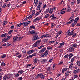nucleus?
<instances>
[{"label": "nucleus", "mask_w": 80, "mask_h": 80, "mask_svg": "<svg viewBox=\"0 0 80 80\" xmlns=\"http://www.w3.org/2000/svg\"><path fill=\"white\" fill-rule=\"evenodd\" d=\"M48 50H51V49H52V48L50 46H48L47 47Z\"/></svg>", "instance_id": "de8ad7c7"}, {"label": "nucleus", "mask_w": 80, "mask_h": 80, "mask_svg": "<svg viewBox=\"0 0 80 80\" xmlns=\"http://www.w3.org/2000/svg\"><path fill=\"white\" fill-rule=\"evenodd\" d=\"M35 52V50H31L28 51L27 52V54H30L31 53H33V52Z\"/></svg>", "instance_id": "0eeeda50"}, {"label": "nucleus", "mask_w": 80, "mask_h": 80, "mask_svg": "<svg viewBox=\"0 0 80 80\" xmlns=\"http://www.w3.org/2000/svg\"><path fill=\"white\" fill-rule=\"evenodd\" d=\"M74 21V19H72V20H70V21H69V22H70V23H72Z\"/></svg>", "instance_id": "09e8293b"}, {"label": "nucleus", "mask_w": 80, "mask_h": 80, "mask_svg": "<svg viewBox=\"0 0 80 80\" xmlns=\"http://www.w3.org/2000/svg\"><path fill=\"white\" fill-rule=\"evenodd\" d=\"M65 13V11H61V12H60L61 14H64V13Z\"/></svg>", "instance_id": "58836bf2"}, {"label": "nucleus", "mask_w": 80, "mask_h": 80, "mask_svg": "<svg viewBox=\"0 0 80 80\" xmlns=\"http://www.w3.org/2000/svg\"><path fill=\"white\" fill-rule=\"evenodd\" d=\"M22 38H23V37H21L20 38H18V41H20L21 40Z\"/></svg>", "instance_id": "c9c22d12"}, {"label": "nucleus", "mask_w": 80, "mask_h": 80, "mask_svg": "<svg viewBox=\"0 0 80 80\" xmlns=\"http://www.w3.org/2000/svg\"><path fill=\"white\" fill-rule=\"evenodd\" d=\"M39 77H40L41 79H44L45 78V75L43 74V73H40L39 74Z\"/></svg>", "instance_id": "20e7f679"}, {"label": "nucleus", "mask_w": 80, "mask_h": 80, "mask_svg": "<svg viewBox=\"0 0 80 80\" xmlns=\"http://www.w3.org/2000/svg\"><path fill=\"white\" fill-rule=\"evenodd\" d=\"M32 13L35 14V10H32Z\"/></svg>", "instance_id": "864d4df0"}, {"label": "nucleus", "mask_w": 80, "mask_h": 80, "mask_svg": "<svg viewBox=\"0 0 80 80\" xmlns=\"http://www.w3.org/2000/svg\"><path fill=\"white\" fill-rule=\"evenodd\" d=\"M41 42H42V40H38L36 43L39 45V43H40Z\"/></svg>", "instance_id": "e433bc0d"}, {"label": "nucleus", "mask_w": 80, "mask_h": 80, "mask_svg": "<svg viewBox=\"0 0 80 80\" xmlns=\"http://www.w3.org/2000/svg\"><path fill=\"white\" fill-rule=\"evenodd\" d=\"M31 21H29L26 22H24L22 23V25H23L24 27H26L28 26V25L30 23Z\"/></svg>", "instance_id": "f257e3e1"}, {"label": "nucleus", "mask_w": 80, "mask_h": 80, "mask_svg": "<svg viewBox=\"0 0 80 80\" xmlns=\"http://www.w3.org/2000/svg\"><path fill=\"white\" fill-rule=\"evenodd\" d=\"M69 58L70 59L73 56V54L72 53H71L70 54H69Z\"/></svg>", "instance_id": "ea45409f"}, {"label": "nucleus", "mask_w": 80, "mask_h": 80, "mask_svg": "<svg viewBox=\"0 0 80 80\" xmlns=\"http://www.w3.org/2000/svg\"><path fill=\"white\" fill-rule=\"evenodd\" d=\"M18 80H23V78L22 77H19V78H18Z\"/></svg>", "instance_id": "338daca9"}, {"label": "nucleus", "mask_w": 80, "mask_h": 80, "mask_svg": "<svg viewBox=\"0 0 80 80\" xmlns=\"http://www.w3.org/2000/svg\"><path fill=\"white\" fill-rule=\"evenodd\" d=\"M42 11V9H41L39 11H38L37 13L35 14L36 16H37L41 13V12Z\"/></svg>", "instance_id": "f8f14e48"}, {"label": "nucleus", "mask_w": 80, "mask_h": 80, "mask_svg": "<svg viewBox=\"0 0 80 80\" xmlns=\"http://www.w3.org/2000/svg\"><path fill=\"white\" fill-rule=\"evenodd\" d=\"M79 71V69H77L76 70H75L74 71L73 73H75V74H76V73H77L78 72V71Z\"/></svg>", "instance_id": "b1692460"}, {"label": "nucleus", "mask_w": 80, "mask_h": 80, "mask_svg": "<svg viewBox=\"0 0 80 80\" xmlns=\"http://www.w3.org/2000/svg\"><path fill=\"white\" fill-rule=\"evenodd\" d=\"M76 23H77L76 22H74L73 23H72L71 25V27H74V26L75 25Z\"/></svg>", "instance_id": "a19ab883"}, {"label": "nucleus", "mask_w": 80, "mask_h": 80, "mask_svg": "<svg viewBox=\"0 0 80 80\" xmlns=\"http://www.w3.org/2000/svg\"><path fill=\"white\" fill-rule=\"evenodd\" d=\"M46 50H47V48H43L42 49L39 51V53H43V52H44Z\"/></svg>", "instance_id": "423d86ee"}, {"label": "nucleus", "mask_w": 80, "mask_h": 80, "mask_svg": "<svg viewBox=\"0 0 80 80\" xmlns=\"http://www.w3.org/2000/svg\"><path fill=\"white\" fill-rule=\"evenodd\" d=\"M34 2L35 5H38V4L39 1L38 0H34Z\"/></svg>", "instance_id": "2eb2a0df"}, {"label": "nucleus", "mask_w": 80, "mask_h": 80, "mask_svg": "<svg viewBox=\"0 0 80 80\" xmlns=\"http://www.w3.org/2000/svg\"><path fill=\"white\" fill-rule=\"evenodd\" d=\"M3 25H6L7 24V21L5 20L3 22Z\"/></svg>", "instance_id": "603ef678"}, {"label": "nucleus", "mask_w": 80, "mask_h": 80, "mask_svg": "<svg viewBox=\"0 0 80 80\" xmlns=\"http://www.w3.org/2000/svg\"><path fill=\"white\" fill-rule=\"evenodd\" d=\"M69 56L68 55V54H67L64 56V58H67Z\"/></svg>", "instance_id": "6e6d98bb"}, {"label": "nucleus", "mask_w": 80, "mask_h": 80, "mask_svg": "<svg viewBox=\"0 0 80 80\" xmlns=\"http://www.w3.org/2000/svg\"><path fill=\"white\" fill-rule=\"evenodd\" d=\"M23 72H24L22 70H21L18 71V73H20V74H22V73H23Z\"/></svg>", "instance_id": "72a5a7b5"}, {"label": "nucleus", "mask_w": 80, "mask_h": 80, "mask_svg": "<svg viewBox=\"0 0 80 80\" xmlns=\"http://www.w3.org/2000/svg\"><path fill=\"white\" fill-rule=\"evenodd\" d=\"M68 70V68L67 67H66L63 68L62 70V73H64V72H65V71H67V70Z\"/></svg>", "instance_id": "9d476101"}, {"label": "nucleus", "mask_w": 80, "mask_h": 80, "mask_svg": "<svg viewBox=\"0 0 80 80\" xmlns=\"http://www.w3.org/2000/svg\"><path fill=\"white\" fill-rule=\"evenodd\" d=\"M1 66H2V67H4V66L5 65V63L4 62H2L1 63Z\"/></svg>", "instance_id": "79ce46f5"}, {"label": "nucleus", "mask_w": 80, "mask_h": 80, "mask_svg": "<svg viewBox=\"0 0 80 80\" xmlns=\"http://www.w3.org/2000/svg\"><path fill=\"white\" fill-rule=\"evenodd\" d=\"M38 35L34 36L33 37L32 40L33 41L37 40L38 39Z\"/></svg>", "instance_id": "1a4fd4ad"}, {"label": "nucleus", "mask_w": 80, "mask_h": 80, "mask_svg": "<svg viewBox=\"0 0 80 80\" xmlns=\"http://www.w3.org/2000/svg\"><path fill=\"white\" fill-rule=\"evenodd\" d=\"M39 44H38L37 42L35 43L34 45V47H38Z\"/></svg>", "instance_id": "2f4dec72"}, {"label": "nucleus", "mask_w": 80, "mask_h": 80, "mask_svg": "<svg viewBox=\"0 0 80 80\" xmlns=\"http://www.w3.org/2000/svg\"><path fill=\"white\" fill-rule=\"evenodd\" d=\"M18 39V36H15L13 37V40H12L13 42H15Z\"/></svg>", "instance_id": "39448f33"}, {"label": "nucleus", "mask_w": 80, "mask_h": 80, "mask_svg": "<svg viewBox=\"0 0 80 80\" xmlns=\"http://www.w3.org/2000/svg\"><path fill=\"white\" fill-rule=\"evenodd\" d=\"M79 20V18L78 17L77 18H76L74 20V22H76V23H77V21Z\"/></svg>", "instance_id": "393cba45"}, {"label": "nucleus", "mask_w": 80, "mask_h": 80, "mask_svg": "<svg viewBox=\"0 0 80 80\" xmlns=\"http://www.w3.org/2000/svg\"><path fill=\"white\" fill-rule=\"evenodd\" d=\"M11 38H12V36L10 35V36H7V40H9V39Z\"/></svg>", "instance_id": "4c0bfd02"}, {"label": "nucleus", "mask_w": 80, "mask_h": 80, "mask_svg": "<svg viewBox=\"0 0 80 80\" xmlns=\"http://www.w3.org/2000/svg\"><path fill=\"white\" fill-rule=\"evenodd\" d=\"M72 47L73 48H77V44H72Z\"/></svg>", "instance_id": "ddd939ff"}, {"label": "nucleus", "mask_w": 80, "mask_h": 80, "mask_svg": "<svg viewBox=\"0 0 80 80\" xmlns=\"http://www.w3.org/2000/svg\"><path fill=\"white\" fill-rule=\"evenodd\" d=\"M51 70L53 71H55V65H54L52 67Z\"/></svg>", "instance_id": "412c9836"}, {"label": "nucleus", "mask_w": 80, "mask_h": 80, "mask_svg": "<svg viewBox=\"0 0 80 80\" xmlns=\"http://www.w3.org/2000/svg\"><path fill=\"white\" fill-rule=\"evenodd\" d=\"M50 17V15L48 14H47L44 17V18H48Z\"/></svg>", "instance_id": "bb28decb"}, {"label": "nucleus", "mask_w": 80, "mask_h": 80, "mask_svg": "<svg viewBox=\"0 0 80 80\" xmlns=\"http://www.w3.org/2000/svg\"><path fill=\"white\" fill-rule=\"evenodd\" d=\"M40 77V74H38L37 75L35 76V79H38Z\"/></svg>", "instance_id": "a211bd4d"}, {"label": "nucleus", "mask_w": 80, "mask_h": 80, "mask_svg": "<svg viewBox=\"0 0 80 80\" xmlns=\"http://www.w3.org/2000/svg\"><path fill=\"white\" fill-rule=\"evenodd\" d=\"M74 30H73L72 31H71V32L70 33V35H72L74 33L73 31Z\"/></svg>", "instance_id": "4d7b16f0"}, {"label": "nucleus", "mask_w": 80, "mask_h": 80, "mask_svg": "<svg viewBox=\"0 0 80 80\" xmlns=\"http://www.w3.org/2000/svg\"><path fill=\"white\" fill-rule=\"evenodd\" d=\"M33 14H31L30 16H29V17H28V18H29V19H30V18H32V17L33 16Z\"/></svg>", "instance_id": "37998d69"}, {"label": "nucleus", "mask_w": 80, "mask_h": 80, "mask_svg": "<svg viewBox=\"0 0 80 80\" xmlns=\"http://www.w3.org/2000/svg\"><path fill=\"white\" fill-rule=\"evenodd\" d=\"M31 34H32V35H33V34H35V31L34 30H32L29 32Z\"/></svg>", "instance_id": "dca6fc26"}, {"label": "nucleus", "mask_w": 80, "mask_h": 80, "mask_svg": "<svg viewBox=\"0 0 80 80\" xmlns=\"http://www.w3.org/2000/svg\"><path fill=\"white\" fill-rule=\"evenodd\" d=\"M37 20L39 21V20H38V17H37L36 19H35L34 20L33 22H36L37 21Z\"/></svg>", "instance_id": "c03bdc74"}, {"label": "nucleus", "mask_w": 80, "mask_h": 80, "mask_svg": "<svg viewBox=\"0 0 80 80\" xmlns=\"http://www.w3.org/2000/svg\"><path fill=\"white\" fill-rule=\"evenodd\" d=\"M47 61V59H43L42 61V63H46Z\"/></svg>", "instance_id": "aec40b11"}, {"label": "nucleus", "mask_w": 80, "mask_h": 80, "mask_svg": "<svg viewBox=\"0 0 80 80\" xmlns=\"http://www.w3.org/2000/svg\"><path fill=\"white\" fill-rule=\"evenodd\" d=\"M67 10L68 12H70V11H71V8H70V7H68L67 8Z\"/></svg>", "instance_id": "49530a36"}, {"label": "nucleus", "mask_w": 80, "mask_h": 80, "mask_svg": "<svg viewBox=\"0 0 80 80\" xmlns=\"http://www.w3.org/2000/svg\"><path fill=\"white\" fill-rule=\"evenodd\" d=\"M7 6H8V4H7V3H6L3 5L2 7V8H5V7H6Z\"/></svg>", "instance_id": "a878e982"}, {"label": "nucleus", "mask_w": 80, "mask_h": 80, "mask_svg": "<svg viewBox=\"0 0 80 80\" xmlns=\"http://www.w3.org/2000/svg\"><path fill=\"white\" fill-rule=\"evenodd\" d=\"M65 44V43L62 42V43H60L59 44V45L60 46H63V45H64Z\"/></svg>", "instance_id": "5fc2aeb1"}, {"label": "nucleus", "mask_w": 80, "mask_h": 80, "mask_svg": "<svg viewBox=\"0 0 80 80\" xmlns=\"http://www.w3.org/2000/svg\"><path fill=\"white\" fill-rule=\"evenodd\" d=\"M69 67L70 68H71L72 69L73 68V63H71L70 64Z\"/></svg>", "instance_id": "6ab92c4d"}, {"label": "nucleus", "mask_w": 80, "mask_h": 80, "mask_svg": "<svg viewBox=\"0 0 80 80\" xmlns=\"http://www.w3.org/2000/svg\"><path fill=\"white\" fill-rule=\"evenodd\" d=\"M6 41H8V39H7V38H4L2 39V42H6Z\"/></svg>", "instance_id": "c756f323"}, {"label": "nucleus", "mask_w": 80, "mask_h": 80, "mask_svg": "<svg viewBox=\"0 0 80 80\" xmlns=\"http://www.w3.org/2000/svg\"><path fill=\"white\" fill-rule=\"evenodd\" d=\"M75 1H73L71 3V5H72V6H73L74 5H75Z\"/></svg>", "instance_id": "5701e85b"}, {"label": "nucleus", "mask_w": 80, "mask_h": 80, "mask_svg": "<svg viewBox=\"0 0 80 80\" xmlns=\"http://www.w3.org/2000/svg\"><path fill=\"white\" fill-rule=\"evenodd\" d=\"M54 42H55V41H50L49 42V43H54Z\"/></svg>", "instance_id": "e2e57ef3"}, {"label": "nucleus", "mask_w": 80, "mask_h": 80, "mask_svg": "<svg viewBox=\"0 0 80 80\" xmlns=\"http://www.w3.org/2000/svg\"><path fill=\"white\" fill-rule=\"evenodd\" d=\"M13 30H10L9 32H8L9 34H11L12 33V32H13Z\"/></svg>", "instance_id": "bf43d9fd"}, {"label": "nucleus", "mask_w": 80, "mask_h": 80, "mask_svg": "<svg viewBox=\"0 0 80 80\" xmlns=\"http://www.w3.org/2000/svg\"><path fill=\"white\" fill-rule=\"evenodd\" d=\"M49 10H50L49 8L47 9L45 11V13H48V12H49Z\"/></svg>", "instance_id": "f704fd0d"}, {"label": "nucleus", "mask_w": 80, "mask_h": 80, "mask_svg": "<svg viewBox=\"0 0 80 80\" xmlns=\"http://www.w3.org/2000/svg\"><path fill=\"white\" fill-rule=\"evenodd\" d=\"M53 12V8H51L49 10V13H52Z\"/></svg>", "instance_id": "4468645a"}, {"label": "nucleus", "mask_w": 80, "mask_h": 80, "mask_svg": "<svg viewBox=\"0 0 80 80\" xmlns=\"http://www.w3.org/2000/svg\"><path fill=\"white\" fill-rule=\"evenodd\" d=\"M73 77L74 78H78V76L77 75H76V74H74L73 76Z\"/></svg>", "instance_id": "69168bd1"}, {"label": "nucleus", "mask_w": 80, "mask_h": 80, "mask_svg": "<svg viewBox=\"0 0 80 80\" xmlns=\"http://www.w3.org/2000/svg\"><path fill=\"white\" fill-rule=\"evenodd\" d=\"M37 10H40V5H38L37 8Z\"/></svg>", "instance_id": "473e14b6"}, {"label": "nucleus", "mask_w": 80, "mask_h": 80, "mask_svg": "<svg viewBox=\"0 0 80 80\" xmlns=\"http://www.w3.org/2000/svg\"><path fill=\"white\" fill-rule=\"evenodd\" d=\"M77 65L78 66H80V61H78L77 62Z\"/></svg>", "instance_id": "8fccbe9b"}, {"label": "nucleus", "mask_w": 80, "mask_h": 80, "mask_svg": "<svg viewBox=\"0 0 80 80\" xmlns=\"http://www.w3.org/2000/svg\"><path fill=\"white\" fill-rule=\"evenodd\" d=\"M74 49L73 48V47H71L69 48V50L68 51V52H72L73 51Z\"/></svg>", "instance_id": "9b49d317"}, {"label": "nucleus", "mask_w": 80, "mask_h": 80, "mask_svg": "<svg viewBox=\"0 0 80 80\" xmlns=\"http://www.w3.org/2000/svg\"><path fill=\"white\" fill-rule=\"evenodd\" d=\"M22 24V23L18 24L17 25H16V27L17 28H19V27H20V26H21Z\"/></svg>", "instance_id": "4be33fe9"}, {"label": "nucleus", "mask_w": 80, "mask_h": 80, "mask_svg": "<svg viewBox=\"0 0 80 80\" xmlns=\"http://www.w3.org/2000/svg\"><path fill=\"white\" fill-rule=\"evenodd\" d=\"M6 36H7V34L6 33H5V34H4L1 35V37L3 38V37H5Z\"/></svg>", "instance_id": "cd10ccee"}, {"label": "nucleus", "mask_w": 80, "mask_h": 80, "mask_svg": "<svg viewBox=\"0 0 80 80\" xmlns=\"http://www.w3.org/2000/svg\"><path fill=\"white\" fill-rule=\"evenodd\" d=\"M73 17H74V16L73 15H72L71 16L70 18L69 19V20H71V19H72V18H73Z\"/></svg>", "instance_id": "052dcab7"}, {"label": "nucleus", "mask_w": 80, "mask_h": 80, "mask_svg": "<svg viewBox=\"0 0 80 80\" xmlns=\"http://www.w3.org/2000/svg\"><path fill=\"white\" fill-rule=\"evenodd\" d=\"M6 54H3L2 56H1V58H5L6 57Z\"/></svg>", "instance_id": "680f3d73"}, {"label": "nucleus", "mask_w": 80, "mask_h": 80, "mask_svg": "<svg viewBox=\"0 0 80 80\" xmlns=\"http://www.w3.org/2000/svg\"><path fill=\"white\" fill-rule=\"evenodd\" d=\"M32 55H30L28 57V58H32Z\"/></svg>", "instance_id": "13d9d810"}, {"label": "nucleus", "mask_w": 80, "mask_h": 80, "mask_svg": "<svg viewBox=\"0 0 80 80\" xmlns=\"http://www.w3.org/2000/svg\"><path fill=\"white\" fill-rule=\"evenodd\" d=\"M30 28H33V29H35V27L33 25H32L30 26Z\"/></svg>", "instance_id": "3c124183"}, {"label": "nucleus", "mask_w": 80, "mask_h": 80, "mask_svg": "<svg viewBox=\"0 0 80 80\" xmlns=\"http://www.w3.org/2000/svg\"><path fill=\"white\" fill-rule=\"evenodd\" d=\"M51 28H53V27H55V24H54V23H51Z\"/></svg>", "instance_id": "c85d7f7f"}, {"label": "nucleus", "mask_w": 80, "mask_h": 80, "mask_svg": "<svg viewBox=\"0 0 80 80\" xmlns=\"http://www.w3.org/2000/svg\"><path fill=\"white\" fill-rule=\"evenodd\" d=\"M80 3V0H77V4L78 5H79V4Z\"/></svg>", "instance_id": "774afa93"}, {"label": "nucleus", "mask_w": 80, "mask_h": 80, "mask_svg": "<svg viewBox=\"0 0 80 80\" xmlns=\"http://www.w3.org/2000/svg\"><path fill=\"white\" fill-rule=\"evenodd\" d=\"M10 78V76L9 75H6L3 78V80H8Z\"/></svg>", "instance_id": "7ed1b4c3"}, {"label": "nucleus", "mask_w": 80, "mask_h": 80, "mask_svg": "<svg viewBox=\"0 0 80 80\" xmlns=\"http://www.w3.org/2000/svg\"><path fill=\"white\" fill-rule=\"evenodd\" d=\"M48 50H47L43 53L41 55V57H45V56L48 55Z\"/></svg>", "instance_id": "f03ea898"}, {"label": "nucleus", "mask_w": 80, "mask_h": 80, "mask_svg": "<svg viewBox=\"0 0 80 80\" xmlns=\"http://www.w3.org/2000/svg\"><path fill=\"white\" fill-rule=\"evenodd\" d=\"M46 35H47V37H48L50 38L51 37V35L50 34H47Z\"/></svg>", "instance_id": "0e129e2a"}, {"label": "nucleus", "mask_w": 80, "mask_h": 80, "mask_svg": "<svg viewBox=\"0 0 80 80\" xmlns=\"http://www.w3.org/2000/svg\"><path fill=\"white\" fill-rule=\"evenodd\" d=\"M44 46L42 45H41L38 48V49H41V48H42L43 47H44Z\"/></svg>", "instance_id": "a18cd8bd"}, {"label": "nucleus", "mask_w": 80, "mask_h": 80, "mask_svg": "<svg viewBox=\"0 0 80 80\" xmlns=\"http://www.w3.org/2000/svg\"><path fill=\"white\" fill-rule=\"evenodd\" d=\"M70 74V71H67L65 73V77H67Z\"/></svg>", "instance_id": "6e6552de"}, {"label": "nucleus", "mask_w": 80, "mask_h": 80, "mask_svg": "<svg viewBox=\"0 0 80 80\" xmlns=\"http://www.w3.org/2000/svg\"><path fill=\"white\" fill-rule=\"evenodd\" d=\"M34 63H37V62H38V59L37 58H35L34 59Z\"/></svg>", "instance_id": "7c9ffc66"}, {"label": "nucleus", "mask_w": 80, "mask_h": 80, "mask_svg": "<svg viewBox=\"0 0 80 80\" xmlns=\"http://www.w3.org/2000/svg\"><path fill=\"white\" fill-rule=\"evenodd\" d=\"M47 37V35H42L41 36V38H45V37Z\"/></svg>", "instance_id": "f3484780"}]
</instances>
